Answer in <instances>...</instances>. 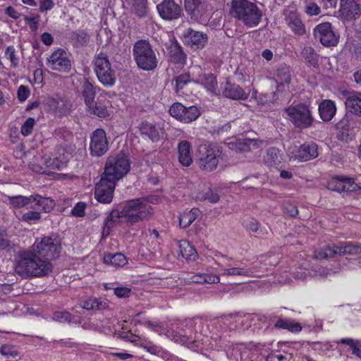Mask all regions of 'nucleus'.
I'll return each instance as SVG.
<instances>
[{
  "label": "nucleus",
  "instance_id": "c03bdc74",
  "mask_svg": "<svg viewBox=\"0 0 361 361\" xmlns=\"http://www.w3.org/2000/svg\"><path fill=\"white\" fill-rule=\"evenodd\" d=\"M49 111H53L56 115L61 116L66 113V105L63 101L56 99H49L47 102Z\"/></svg>",
  "mask_w": 361,
  "mask_h": 361
},
{
  "label": "nucleus",
  "instance_id": "c756f323",
  "mask_svg": "<svg viewBox=\"0 0 361 361\" xmlns=\"http://www.w3.org/2000/svg\"><path fill=\"white\" fill-rule=\"evenodd\" d=\"M318 110L321 119L326 122L334 118L336 112V107L334 102L326 99L320 103Z\"/></svg>",
  "mask_w": 361,
  "mask_h": 361
},
{
  "label": "nucleus",
  "instance_id": "5701e85b",
  "mask_svg": "<svg viewBox=\"0 0 361 361\" xmlns=\"http://www.w3.org/2000/svg\"><path fill=\"white\" fill-rule=\"evenodd\" d=\"M318 145L314 142H305L295 151L294 159L299 161H306L318 157Z\"/></svg>",
  "mask_w": 361,
  "mask_h": 361
},
{
  "label": "nucleus",
  "instance_id": "2f4dec72",
  "mask_svg": "<svg viewBox=\"0 0 361 361\" xmlns=\"http://www.w3.org/2000/svg\"><path fill=\"white\" fill-rule=\"evenodd\" d=\"M275 80L277 82V89L280 90L284 84H289L290 81V73L289 67L286 64L280 65L275 71Z\"/></svg>",
  "mask_w": 361,
  "mask_h": 361
},
{
  "label": "nucleus",
  "instance_id": "f704fd0d",
  "mask_svg": "<svg viewBox=\"0 0 361 361\" xmlns=\"http://www.w3.org/2000/svg\"><path fill=\"white\" fill-rule=\"evenodd\" d=\"M80 307L87 310H102L108 307L106 300L97 298H89L80 302Z\"/></svg>",
  "mask_w": 361,
  "mask_h": 361
},
{
  "label": "nucleus",
  "instance_id": "338daca9",
  "mask_svg": "<svg viewBox=\"0 0 361 361\" xmlns=\"http://www.w3.org/2000/svg\"><path fill=\"white\" fill-rule=\"evenodd\" d=\"M305 11L310 16L318 15L321 10L316 3L310 2L306 5Z\"/></svg>",
  "mask_w": 361,
  "mask_h": 361
},
{
  "label": "nucleus",
  "instance_id": "603ef678",
  "mask_svg": "<svg viewBox=\"0 0 361 361\" xmlns=\"http://www.w3.org/2000/svg\"><path fill=\"white\" fill-rule=\"evenodd\" d=\"M343 185L345 186L343 193H350L360 189V187L355 183L352 178L343 177Z\"/></svg>",
  "mask_w": 361,
  "mask_h": 361
},
{
  "label": "nucleus",
  "instance_id": "69168bd1",
  "mask_svg": "<svg viewBox=\"0 0 361 361\" xmlns=\"http://www.w3.org/2000/svg\"><path fill=\"white\" fill-rule=\"evenodd\" d=\"M12 248L11 241L4 232H0V250H8Z\"/></svg>",
  "mask_w": 361,
  "mask_h": 361
},
{
  "label": "nucleus",
  "instance_id": "052dcab7",
  "mask_svg": "<svg viewBox=\"0 0 361 361\" xmlns=\"http://www.w3.org/2000/svg\"><path fill=\"white\" fill-rule=\"evenodd\" d=\"M86 204L82 202H78L71 210V214L74 216L82 217L85 214Z\"/></svg>",
  "mask_w": 361,
  "mask_h": 361
},
{
  "label": "nucleus",
  "instance_id": "09e8293b",
  "mask_svg": "<svg viewBox=\"0 0 361 361\" xmlns=\"http://www.w3.org/2000/svg\"><path fill=\"white\" fill-rule=\"evenodd\" d=\"M10 204L15 208H20L28 206L31 203L30 196L25 197L22 195L11 197L9 198Z\"/></svg>",
  "mask_w": 361,
  "mask_h": 361
},
{
  "label": "nucleus",
  "instance_id": "c85d7f7f",
  "mask_svg": "<svg viewBox=\"0 0 361 361\" xmlns=\"http://www.w3.org/2000/svg\"><path fill=\"white\" fill-rule=\"evenodd\" d=\"M178 161L183 166H189L192 163L191 144L187 140H182L178 145Z\"/></svg>",
  "mask_w": 361,
  "mask_h": 361
},
{
  "label": "nucleus",
  "instance_id": "a211bd4d",
  "mask_svg": "<svg viewBox=\"0 0 361 361\" xmlns=\"http://www.w3.org/2000/svg\"><path fill=\"white\" fill-rule=\"evenodd\" d=\"M182 39L185 44L192 48L202 49L208 42V36L203 32L189 27L183 32Z\"/></svg>",
  "mask_w": 361,
  "mask_h": 361
},
{
  "label": "nucleus",
  "instance_id": "9b49d317",
  "mask_svg": "<svg viewBox=\"0 0 361 361\" xmlns=\"http://www.w3.org/2000/svg\"><path fill=\"white\" fill-rule=\"evenodd\" d=\"M361 253V244L343 243L334 247L327 246L325 248L316 250L314 257L317 259H324L334 257L337 255H357Z\"/></svg>",
  "mask_w": 361,
  "mask_h": 361
},
{
  "label": "nucleus",
  "instance_id": "4c0bfd02",
  "mask_svg": "<svg viewBox=\"0 0 361 361\" xmlns=\"http://www.w3.org/2000/svg\"><path fill=\"white\" fill-rule=\"evenodd\" d=\"M264 161L269 166H274L281 164V155L280 154V149L274 147L268 148L267 154L264 157Z\"/></svg>",
  "mask_w": 361,
  "mask_h": 361
},
{
  "label": "nucleus",
  "instance_id": "4be33fe9",
  "mask_svg": "<svg viewBox=\"0 0 361 361\" xmlns=\"http://www.w3.org/2000/svg\"><path fill=\"white\" fill-rule=\"evenodd\" d=\"M360 0H341L339 12L345 20L357 18L360 14Z\"/></svg>",
  "mask_w": 361,
  "mask_h": 361
},
{
  "label": "nucleus",
  "instance_id": "2eb2a0df",
  "mask_svg": "<svg viewBox=\"0 0 361 361\" xmlns=\"http://www.w3.org/2000/svg\"><path fill=\"white\" fill-rule=\"evenodd\" d=\"M314 35L321 44L327 47L336 46L339 39L330 23H323L317 25L314 29Z\"/></svg>",
  "mask_w": 361,
  "mask_h": 361
},
{
  "label": "nucleus",
  "instance_id": "4468645a",
  "mask_svg": "<svg viewBox=\"0 0 361 361\" xmlns=\"http://www.w3.org/2000/svg\"><path fill=\"white\" fill-rule=\"evenodd\" d=\"M109 150V142L105 131L97 128L93 131L90 137V153L92 157H100Z\"/></svg>",
  "mask_w": 361,
  "mask_h": 361
},
{
  "label": "nucleus",
  "instance_id": "3c124183",
  "mask_svg": "<svg viewBox=\"0 0 361 361\" xmlns=\"http://www.w3.org/2000/svg\"><path fill=\"white\" fill-rule=\"evenodd\" d=\"M46 167L52 170H61L66 166V163L57 157L47 158L44 160Z\"/></svg>",
  "mask_w": 361,
  "mask_h": 361
},
{
  "label": "nucleus",
  "instance_id": "72a5a7b5",
  "mask_svg": "<svg viewBox=\"0 0 361 361\" xmlns=\"http://www.w3.org/2000/svg\"><path fill=\"white\" fill-rule=\"evenodd\" d=\"M194 82L202 85L208 92L213 94L215 93L218 86L216 78L213 73L203 74Z\"/></svg>",
  "mask_w": 361,
  "mask_h": 361
},
{
  "label": "nucleus",
  "instance_id": "49530a36",
  "mask_svg": "<svg viewBox=\"0 0 361 361\" xmlns=\"http://www.w3.org/2000/svg\"><path fill=\"white\" fill-rule=\"evenodd\" d=\"M176 87L175 91L176 93H179L188 83L194 82L189 73H182L175 78Z\"/></svg>",
  "mask_w": 361,
  "mask_h": 361
},
{
  "label": "nucleus",
  "instance_id": "79ce46f5",
  "mask_svg": "<svg viewBox=\"0 0 361 361\" xmlns=\"http://www.w3.org/2000/svg\"><path fill=\"white\" fill-rule=\"evenodd\" d=\"M86 106L91 114H94L99 118H106L109 116L106 107L99 102L94 101L92 104Z\"/></svg>",
  "mask_w": 361,
  "mask_h": 361
},
{
  "label": "nucleus",
  "instance_id": "774afa93",
  "mask_svg": "<svg viewBox=\"0 0 361 361\" xmlns=\"http://www.w3.org/2000/svg\"><path fill=\"white\" fill-rule=\"evenodd\" d=\"M114 293L118 298H128L131 293V289L127 287H117L114 288Z\"/></svg>",
  "mask_w": 361,
  "mask_h": 361
},
{
  "label": "nucleus",
  "instance_id": "e433bc0d",
  "mask_svg": "<svg viewBox=\"0 0 361 361\" xmlns=\"http://www.w3.org/2000/svg\"><path fill=\"white\" fill-rule=\"evenodd\" d=\"M179 253L188 261H195L197 257L196 250L187 240L178 242Z\"/></svg>",
  "mask_w": 361,
  "mask_h": 361
},
{
  "label": "nucleus",
  "instance_id": "f257e3e1",
  "mask_svg": "<svg viewBox=\"0 0 361 361\" xmlns=\"http://www.w3.org/2000/svg\"><path fill=\"white\" fill-rule=\"evenodd\" d=\"M52 268V264L35 253L32 248L20 252L15 264L16 272L26 279L47 276Z\"/></svg>",
  "mask_w": 361,
  "mask_h": 361
},
{
  "label": "nucleus",
  "instance_id": "39448f33",
  "mask_svg": "<svg viewBox=\"0 0 361 361\" xmlns=\"http://www.w3.org/2000/svg\"><path fill=\"white\" fill-rule=\"evenodd\" d=\"M31 248L45 260L50 262L60 257L62 250L61 238L56 233L44 235L36 238Z\"/></svg>",
  "mask_w": 361,
  "mask_h": 361
},
{
  "label": "nucleus",
  "instance_id": "864d4df0",
  "mask_svg": "<svg viewBox=\"0 0 361 361\" xmlns=\"http://www.w3.org/2000/svg\"><path fill=\"white\" fill-rule=\"evenodd\" d=\"M121 218H123V216L121 214V209H120L118 207H116V208L113 209L110 212L106 218L104 223L114 226L117 219H120Z\"/></svg>",
  "mask_w": 361,
  "mask_h": 361
},
{
  "label": "nucleus",
  "instance_id": "dca6fc26",
  "mask_svg": "<svg viewBox=\"0 0 361 361\" xmlns=\"http://www.w3.org/2000/svg\"><path fill=\"white\" fill-rule=\"evenodd\" d=\"M116 184L102 176L95 185V199L102 204H110L113 200Z\"/></svg>",
  "mask_w": 361,
  "mask_h": 361
},
{
  "label": "nucleus",
  "instance_id": "412c9836",
  "mask_svg": "<svg viewBox=\"0 0 361 361\" xmlns=\"http://www.w3.org/2000/svg\"><path fill=\"white\" fill-rule=\"evenodd\" d=\"M138 128L140 135L143 137L150 140L152 142H159L164 135V131L161 127L146 121L141 122Z\"/></svg>",
  "mask_w": 361,
  "mask_h": 361
},
{
  "label": "nucleus",
  "instance_id": "de8ad7c7",
  "mask_svg": "<svg viewBox=\"0 0 361 361\" xmlns=\"http://www.w3.org/2000/svg\"><path fill=\"white\" fill-rule=\"evenodd\" d=\"M132 11L139 18H143L147 14V0H131Z\"/></svg>",
  "mask_w": 361,
  "mask_h": 361
},
{
  "label": "nucleus",
  "instance_id": "6e6d98bb",
  "mask_svg": "<svg viewBox=\"0 0 361 361\" xmlns=\"http://www.w3.org/2000/svg\"><path fill=\"white\" fill-rule=\"evenodd\" d=\"M282 209L285 214L291 217H295L298 214V207L290 201L283 202Z\"/></svg>",
  "mask_w": 361,
  "mask_h": 361
},
{
  "label": "nucleus",
  "instance_id": "4d7b16f0",
  "mask_svg": "<svg viewBox=\"0 0 361 361\" xmlns=\"http://www.w3.org/2000/svg\"><path fill=\"white\" fill-rule=\"evenodd\" d=\"M328 187L330 190L343 193V176L336 177L333 178L328 184Z\"/></svg>",
  "mask_w": 361,
  "mask_h": 361
},
{
  "label": "nucleus",
  "instance_id": "5fc2aeb1",
  "mask_svg": "<svg viewBox=\"0 0 361 361\" xmlns=\"http://www.w3.org/2000/svg\"><path fill=\"white\" fill-rule=\"evenodd\" d=\"M52 320L60 323H70L71 314L68 311H56L53 314Z\"/></svg>",
  "mask_w": 361,
  "mask_h": 361
},
{
  "label": "nucleus",
  "instance_id": "b1692460",
  "mask_svg": "<svg viewBox=\"0 0 361 361\" xmlns=\"http://www.w3.org/2000/svg\"><path fill=\"white\" fill-rule=\"evenodd\" d=\"M222 94L224 97L233 100H246L249 95L238 85L228 80L222 87Z\"/></svg>",
  "mask_w": 361,
  "mask_h": 361
},
{
  "label": "nucleus",
  "instance_id": "7c9ffc66",
  "mask_svg": "<svg viewBox=\"0 0 361 361\" xmlns=\"http://www.w3.org/2000/svg\"><path fill=\"white\" fill-rule=\"evenodd\" d=\"M170 60L174 63H184L186 54L183 51L180 44L178 42H172L168 47Z\"/></svg>",
  "mask_w": 361,
  "mask_h": 361
},
{
  "label": "nucleus",
  "instance_id": "a19ab883",
  "mask_svg": "<svg viewBox=\"0 0 361 361\" xmlns=\"http://www.w3.org/2000/svg\"><path fill=\"white\" fill-rule=\"evenodd\" d=\"M71 39L74 46L78 47L87 44L89 35L84 30H78L71 33Z\"/></svg>",
  "mask_w": 361,
  "mask_h": 361
},
{
  "label": "nucleus",
  "instance_id": "f8f14e48",
  "mask_svg": "<svg viewBox=\"0 0 361 361\" xmlns=\"http://www.w3.org/2000/svg\"><path fill=\"white\" fill-rule=\"evenodd\" d=\"M47 65L53 71L62 73H69L72 63L64 49L59 48L51 53L47 58Z\"/></svg>",
  "mask_w": 361,
  "mask_h": 361
},
{
  "label": "nucleus",
  "instance_id": "0e129e2a",
  "mask_svg": "<svg viewBox=\"0 0 361 361\" xmlns=\"http://www.w3.org/2000/svg\"><path fill=\"white\" fill-rule=\"evenodd\" d=\"M30 92L27 87L20 85L17 92V97L21 102H25L30 96Z\"/></svg>",
  "mask_w": 361,
  "mask_h": 361
},
{
  "label": "nucleus",
  "instance_id": "8fccbe9b",
  "mask_svg": "<svg viewBox=\"0 0 361 361\" xmlns=\"http://www.w3.org/2000/svg\"><path fill=\"white\" fill-rule=\"evenodd\" d=\"M311 348L317 352L319 355H325L327 351L332 350L333 345L330 343L311 342L310 343Z\"/></svg>",
  "mask_w": 361,
  "mask_h": 361
},
{
  "label": "nucleus",
  "instance_id": "ea45409f",
  "mask_svg": "<svg viewBox=\"0 0 361 361\" xmlns=\"http://www.w3.org/2000/svg\"><path fill=\"white\" fill-rule=\"evenodd\" d=\"M222 275L226 276H250L252 271L245 267H233L221 269Z\"/></svg>",
  "mask_w": 361,
  "mask_h": 361
},
{
  "label": "nucleus",
  "instance_id": "f3484780",
  "mask_svg": "<svg viewBox=\"0 0 361 361\" xmlns=\"http://www.w3.org/2000/svg\"><path fill=\"white\" fill-rule=\"evenodd\" d=\"M219 323L225 329L230 331H240L250 325L248 318L245 315L239 314L221 316L219 319Z\"/></svg>",
  "mask_w": 361,
  "mask_h": 361
},
{
  "label": "nucleus",
  "instance_id": "bf43d9fd",
  "mask_svg": "<svg viewBox=\"0 0 361 361\" xmlns=\"http://www.w3.org/2000/svg\"><path fill=\"white\" fill-rule=\"evenodd\" d=\"M41 219V214L38 212L30 211L25 213L22 216V221H25L30 224L38 221Z\"/></svg>",
  "mask_w": 361,
  "mask_h": 361
},
{
  "label": "nucleus",
  "instance_id": "680f3d73",
  "mask_svg": "<svg viewBox=\"0 0 361 361\" xmlns=\"http://www.w3.org/2000/svg\"><path fill=\"white\" fill-rule=\"evenodd\" d=\"M1 355L6 357H16L18 355V353L15 350L14 347L10 345H3L0 348Z\"/></svg>",
  "mask_w": 361,
  "mask_h": 361
},
{
  "label": "nucleus",
  "instance_id": "473e14b6",
  "mask_svg": "<svg viewBox=\"0 0 361 361\" xmlns=\"http://www.w3.org/2000/svg\"><path fill=\"white\" fill-rule=\"evenodd\" d=\"M31 203L35 202L38 209L46 213L50 212L55 206L54 200L50 197H44L39 195H30Z\"/></svg>",
  "mask_w": 361,
  "mask_h": 361
},
{
  "label": "nucleus",
  "instance_id": "7ed1b4c3",
  "mask_svg": "<svg viewBox=\"0 0 361 361\" xmlns=\"http://www.w3.org/2000/svg\"><path fill=\"white\" fill-rule=\"evenodd\" d=\"M232 15L247 27H253L259 25L263 13L254 1L233 0Z\"/></svg>",
  "mask_w": 361,
  "mask_h": 361
},
{
  "label": "nucleus",
  "instance_id": "a18cd8bd",
  "mask_svg": "<svg viewBox=\"0 0 361 361\" xmlns=\"http://www.w3.org/2000/svg\"><path fill=\"white\" fill-rule=\"evenodd\" d=\"M104 261L106 264H111L116 267L123 266L126 264V258L124 255L121 253H116L114 255H105Z\"/></svg>",
  "mask_w": 361,
  "mask_h": 361
},
{
  "label": "nucleus",
  "instance_id": "ddd939ff",
  "mask_svg": "<svg viewBox=\"0 0 361 361\" xmlns=\"http://www.w3.org/2000/svg\"><path fill=\"white\" fill-rule=\"evenodd\" d=\"M171 116L186 123L195 121L200 115L196 106H185L179 102L174 103L169 109Z\"/></svg>",
  "mask_w": 361,
  "mask_h": 361
},
{
  "label": "nucleus",
  "instance_id": "c9c22d12",
  "mask_svg": "<svg viewBox=\"0 0 361 361\" xmlns=\"http://www.w3.org/2000/svg\"><path fill=\"white\" fill-rule=\"evenodd\" d=\"M301 56L308 65L314 68L319 67V55L312 47L305 46L302 49Z\"/></svg>",
  "mask_w": 361,
  "mask_h": 361
},
{
  "label": "nucleus",
  "instance_id": "aec40b11",
  "mask_svg": "<svg viewBox=\"0 0 361 361\" xmlns=\"http://www.w3.org/2000/svg\"><path fill=\"white\" fill-rule=\"evenodd\" d=\"M207 7V0H185V11L195 21L204 19Z\"/></svg>",
  "mask_w": 361,
  "mask_h": 361
},
{
  "label": "nucleus",
  "instance_id": "bb28decb",
  "mask_svg": "<svg viewBox=\"0 0 361 361\" xmlns=\"http://www.w3.org/2000/svg\"><path fill=\"white\" fill-rule=\"evenodd\" d=\"M285 20L295 35H302L305 33V25L296 12L292 11H287Z\"/></svg>",
  "mask_w": 361,
  "mask_h": 361
},
{
  "label": "nucleus",
  "instance_id": "6e6552de",
  "mask_svg": "<svg viewBox=\"0 0 361 361\" xmlns=\"http://www.w3.org/2000/svg\"><path fill=\"white\" fill-rule=\"evenodd\" d=\"M93 64L98 80L106 87H113L116 81V72L111 68L107 54L102 51L97 54Z\"/></svg>",
  "mask_w": 361,
  "mask_h": 361
},
{
  "label": "nucleus",
  "instance_id": "9d476101",
  "mask_svg": "<svg viewBox=\"0 0 361 361\" xmlns=\"http://www.w3.org/2000/svg\"><path fill=\"white\" fill-rule=\"evenodd\" d=\"M286 113L293 126L300 129L310 128L314 120L310 106L302 103L288 106Z\"/></svg>",
  "mask_w": 361,
  "mask_h": 361
},
{
  "label": "nucleus",
  "instance_id": "f03ea898",
  "mask_svg": "<svg viewBox=\"0 0 361 361\" xmlns=\"http://www.w3.org/2000/svg\"><path fill=\"white\" fill-rule=\"evenodd\" d=\"M121 214L128 226L148 219L153 213L152 206L142 198H135L123 203Z\"/></svg>",
  "mask_w": 361,
  "mask_h": 361
},
{
  "label": "nucleus",
  "instance_id": "1a4fd4ad",
  "mask_svg": "<svg viewBox=\"0 0 361 361\" xmlns=\"http://www.w3.org/2000/svg\"><path fill=\"white\" fill-rule=\"evenodd\" d=\"M221 152L219 147L214 143H204L199 146L197 154V162L199 167L206 171L216 169Z\"/></svg>",
  "mask_w": 361,
  "mask_h": 361
},
{
  "label": "nucleus",
  "instance_id": "58836bf2",
  "mask_svg": "<svg viewBox=\"0 0 361 361\" xmlns=\"http://www.w3.org/2000/svg\"><path fill=\"white\" fill-rule=\"evenodd\" d=\"M200 210L197 208H192L188 212H185L179 217V225L181 228H187L197 219Z\"/></svg>",
  "mask_w": 361,
  "mask_h": 361
},
{
  "label": "nucleus",
  "instance_id": "a878e982",
  "mask_svg": "<svg viewBox=\"0 0 361 361\" xmlns=\"http://www.w3.org/2000/svg\"><path fill=\"white\" fill-rule=\"evenodd\" d=\"M81 94L86 105H91L94 101L97 92L100 90L94 86L88 78L83 77L80 80Z\"/></svg>",
  "mask_w": 361,
  "mask_h": 361
},
{
  "label": "nucleus",
  "instance_id": "423d86ee",
  "mask_svg": "<svg viewBox=\"0 0 361 361\" xmlns=\"http://www.w3.org/2000/svg\"><path fill=\"white\" fill-rule=\"evenodd\" d=\"M130 169V162L128 155L121 152L115 157H109L105 164L102 176L115 183L125 176Z\"/></svg>",
  "mask_w": 361,
  "mask_h": 361
},
{
  "label": "nucleus",
  "instance_id": "20e7f679",
  "mask_svg": "<svg viewBox=\"0 0 361 361\" xmlns=\"http://www.w3.org/2000/svg\"><path fill=\"white\" fill-rule=\"evenodd\" d=\"M133 56L137 67L145 71H154L158 65V59L148 40H137L133 47Z\"/></svg>",
  "mask_w": 361,
  "mask_h": 361
},
{
  "label": "nucleus",
  "instance_id": "393cba45",
  "mask_svg": "<svg viewBox=\"0 0 361 361\" xmlns=\"http://www.w3.org/2000/svg\"><path fill=\"white\" fill-rule=\"evenodd\" d=\"M343 95L345 97L346 110L351 114L361 116V94L344 91Z\"/></svg>",
  "mask_w": 361,
  "mask_h": 361
},
{
  "label": "nucleus",
  "instance_id": "37998d69",
  "mask_svg": "<svg viewBox=\"0 0 361 361\" xmlns=\"http://www.w3.org/2000/svg\"><path fill=\"white\" fill-rule=\"evenodd\" d=\"M337 343L350 346L352 350V353L361 359V344L359 340H355L351 338H341Z\"/></svg>",
  "mask_w": 361,
  "mask_h": 361
},
{
  "label": "nucleus",
  "instance_id": "0eeeda50",
  "mask_svg": "<svg viewBox=\"0 0 361 361\" xmlns=\"http://www.w3.org/2000/svg\"><path fill=\"white\" fill-rule=\"evenodd\" d=\"M196 324L195 319H185L173 324V327L167 330L166 334L176 343L192 347L196 342V337H193V334H196Z\"/></svg>",
  "mask_w": 361,
  "mask_h": 361
},
{
  "label": "nucleus",
  "instance_id": "e2e57ef3",
  "mask_svg": "<svg viewBox=\"0 0 361 361\" xmlns=\"http://www.w3.org/2000/svg\"><path fill=\"white\" fill-rule=\"evenodd\" d=\"M6 55L9 59L12 65L16 67L18 64L19 59L16 56V51L13 46H9L6 49Z\"/></svg>",
  "mask_w": 361,
  "mask_h": 361
},
{
  "label": "nucleus",
  "instance_id": "13d9d810",
  "mask_svg": "<svg viewBox=\"0 0 361 361\" xmlns=\"http://www.w3.org/2000/svg\"><path fill=\"white\" fill-rule=\"evenodd\" d=\"M35 124V118L31 117L28 118L21 126V134L24 136L30 135L32 133Z\"/></svg>",
  "mask_w": 361,
  "mask_h": 361
},
{
  "label": "nucleus",
  "instance_id": "cd10ccee",
  "mask_svg": "<svg viewBox=\"0 0 361 361\" xmlns=\"http://www.w3.org/2000/svg\"><path fill=\"white\" fill-rule=\"evenodd\" d=\"M272 319H276L274 324V328L277 329H286L292 333H298L302 330V326L300 323L295 322L290 319H284L276 316H269V321Z\"/></svg>",
  "mask_w": 361,
  "mask_h": 361
},
{
  "label": "nucleus",
  "instance_id": "6ab92c4d",
  "mask_svg": "<svg viewBox=\"0 0 361 361\" xmlns=\"http://www.w3.org/2000/svg\"><path fill=\"white\" fill-rule=\"evenodd\" d=\"M157 8L161 18L166 20H174L181 16L182 8L174 0H163L157 4Z\"/></svg>",
  "mask_w": 361,
  "mask_h": 361
}]
</instances>
